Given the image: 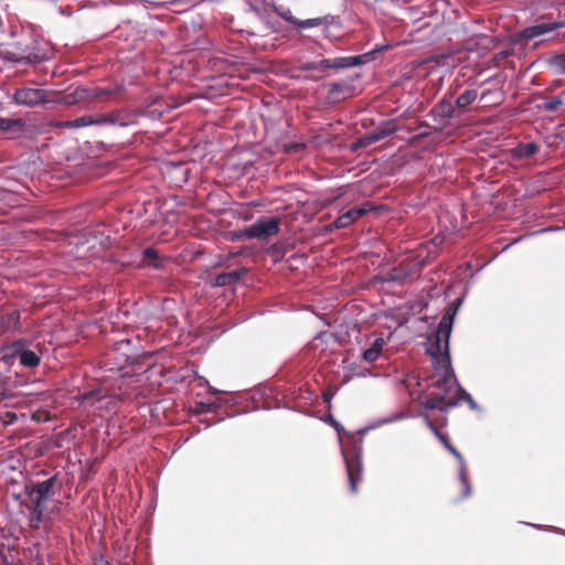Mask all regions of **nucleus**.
<instances>
[{
    "instance_id": "1",
    "label": "nucleus",
    "mask_w": 565,
    "mask_h": 565,
    "mask_svg": "<svg viewBox=\"0 0 565 565\" xmlns=\"http://www.w3.org/2000/svg\"><path fill=\"white\" fill-rule=\"evenodd\" d=\"M451 326L452 318L447 316L443 317L435 340L427 349L434 365L433 386L439 388L441 393L431 395L426 404L429 408L447 411L455 407L459 399H463L469 404L471 409H476V402L470 394L459 386L450 365L449 337Z\"/></svg>"
},
{
    "instance_id": "13",
    "label": "nucleus",
    "mask_w": 565,
    "mask_h": 565,
    "mask_svg": "<svg viewBox=\"0 0 565 565\" xmlns=\"http://www.w3.org/2000/svg\"><path fill=\"white\" fill-rule=\"evenodd\" d=\"M245 271H246L245 269H238V270L218 274L214 278L213 286H216V287L231 286V285L237 282L241 279V277L245 274Z\"/></svg>"
},
{
    "instance_id": "19",
    "label": "nucleus",
    "mask_w": 565,
    "mask_h": 565,
    "mask_svg": "<svg viewBox=\"0 0 565 565\" xmlns=\"http://www.w3.org/2000/svg\"><path fill=\"white\" fill-rule=\"evenodd\" d=\"M547 63L557 74H565V54H555Z\"/></svg>"
},
{
    "instance_id": "22",
    "label": "nucleus",
    "mask_w": 565,
    "mask_h": 565,
    "mask_svg": "<svg viewBox=\"0 0 565 565\" xmlns=\"http://www.w3.org/2000/svg\"><path fill=\"white\" fill-rule=\"evenodd\" d=\"M565 104V92L562 93L559 96L547 98L544 102V109L548 111H554L557 109L558 106Z\"/></svg>"
},
{
    "instance_id": "9",
    "label": "nucleus",
    "mask_w": 565,
    "mask_h": 565,
    "mask_svg": "<svg viewBox=\"0 0 565 565\" xmlns=\"http://www.w3.org/2000/svg\"><path fill=\"white\" fill-rule=\"evenodd\" d=\"M422 262L416 263H402L399 267L393 268L388 274L387 280L403 282L408 278H413L422 268Z\"/></svg>"
},
{
    "instance_id": "31",
    "label": "nucleus",
    "mask_w": 565,
    "mask_h": 565,
    "mask_svg": "<svg viewBox=\"0 0 565 565\" xmlns=\"http://www.w3.org/2000/svg\"><path fill=\"white\" fill-rule=\"evenodd\" d=\"M332 424H333V426H334L335 430L338 431V434L340 435V434H341V431L343 430V427H342L339 423H337V422H334V420H332ZM339 438L341 439V437H340V436H339Z\"/></svg>"
},
{
    "instance_id": "17",
    "label": "nucleus",
    "mask_w": 565,
    "mask_h": 565,
    "mask_svg": "<svg viewBox=\"0 0 565 565\" xmlns=\"http://www.w3.org/2000/svg\"><path fill=\"white\" fill-rule=\"evenodd\" d=\"M478 97L476 89H468L460 94L456 99V107L466 108L471 105Z\"/></svg>"
},
{
    "instance_id": "27",
    "label": "nucleus",
    "mask_w": 565,
    "mask_h": 565,
    "mask_svg": "<svg viewBox=\"0 0 565 565\" xmlns=\"http://www.w3.org/2000/svg\"><path fill=\"white\" fill-rule=\"evenodd\" d=\"M315 68H317V70L332 68L331 58H323V60L319 61L316 64Z\"/></svg>"
},
{
    "instance_id": "30",
    "label": "nucleus",
    "mask_w": 565,
    "mask_h": 565,
    "mask_svg": "<svg viewBox=\"0 0 565 565\" xmlns=\"http://www.w3.org/2000/svg\"><path fill=\"white\" fill-rule=\"evenodd\" d=\"M113 92L107 89H97L94 94L95 97H99L102 95H110Z\"/></svg>"
},
{
    "instance_id": "23",
    "label": "nucleus",
    "mask_w": 565,
    "mask_h": 565,
    "mask_svg": "<svg viewBox=\"0 0 565 565\" xmlns=\"http://www.w3.org/2000/svg\"><path fill=\"white\" fill-rule=\"evenodd\" d=\"M143 260L148 265H152L153 267H158V265L154 263L158 259L157 250L153 248H146L142 253Z\"/></svg>"
},
{
    "instance_id": "32",
    "label": "nucleus",
    "mask_w": 565,
    "mask_h": 565,
    "mask_svg": "<svg viewBox=\"0 0 565 565\" xmlns=\"http://www.w3.org/2000/svg\"><path fill=\"white\" fill-rule=\"evenodd\" d=\"M492 94H493V92H492V90H484V92H482V94L480 95V99H481V100H484V99H487V98H488V96H490V95H492Z\"/></svg>"
},
{
    "instance_id": "15",
    "label": "nucleus",
    "mask_w": 565,
    "mask_h": 565,
    "mask_svg": "<svg viewBox=\"0 0 565 565\" xmlns=\"http://www.w3.org/2000/svg\"><path fill=\"white\" fill-rule=\"evenodd\" d=\"M385 345V340L383 338H376L370 348L364 350L363 360L366 362H374L380 358V354Z\"/></svg>"
},
{
    "instance_id": "36",
    "label": "nucleus",
    "mask_w": 565,
    "mask_h": 565,
    "mask_svg": "<svg viewBox=\"0 0 565 565\" xmlns=\"http://www.w3.org/2000/svg\"><path fill=\"white\" fill-rule=\"evenodd\" d=\"M96 565H108V563H107V562H104V561H100V562H99L98 564H96Z\"/></svg>"
},
{
    "instance_id": "7",
    "label": "nucleus",
    "mask_w": 565,
    "mask_h": 565,
    "mask_svg": "<svg viewBox=\"0 0 565 565\" xmlns=\"http://www.w3.org/2000/svg\"><path fill=\"white\" fill-rule=\"evenodd\" d=\"M342 455L347 466V472L350 482V489L352 493L358 491V482L361 480L362 476V463H361V454L360 450H355L354 457L350 458L345 451L342 449Z\"/></svg>"
},
{
    "instance_id": "25",
    "label": "nucleus",
    "mask_w": 565,
    "mask_h": 565,
    "mask_svg": "<svg viewBox=\"0 0 565 565\" xmlns=\"http://www.w3.org/2000/svg\"><path fill=\"white\" fill-rule=\"evenodd\" d=\"M12 396L11 390L9 388L6 381L0 379V402Z\"/></svg>"
},
{
    "instance_id": "11",
    "label": "nucleus",
    "mask_w": 565,
    "mask_h": 565,
    "mask_svg": "<svg viewBox=\"0 0 565 565\" xmlns=\"http://www.w3.org/2000/svg\"><path fill=\"white\" fill-rule=\"evenodd\" d=\"M279 14L285 21L295 24L300 29L316 28L322 23L320 18L299 20L292 15L289 9L281 11Z\"/></svg>"
},
{
    "instance_id": "5",
    "label": "nucleus",
    "mask_w": 565,
    "mask_h": 565,
    "mask_svg": "<svg viewBox=\"0 0 565 565\" xmlns=\"http://www.w3.org/2000/svg\"><path fill=\"white\" fill-rule=\"evenodd\" d=\"M280 220L278 217H260L246 227L243 235L247 238L259 241L268 239L279 232Z\"/></svg>"
},
{
    "instance_id": "24",
    "label": "nucleus",
    "mask_w": 565,
    "mask_h": 565,
    "mask_svg": "<svg viewBox=\"0 0 565 565\" xmlns=\"http://www.w3.org/2000/svg\"><path fill=\"white\" fill-rule=\"evenodd\" d=\"M407 416L404 414V413H395L388 417H384V418H381L376 425H374V427L376 426H381V425H385V424H391V423H394V422H397L399 419H403V418H406Z\"/></svg>"
},
{
    "instance_id": "33",
    "label": "nucleus",
    "mask_w": 565,
    "mask_h": 565,
    "mask_svg": "<svg viewBox=\"0 0 565 565\" xmlns=\"http://www.w3.org/2000/svg\"><path fill=\"white\" fill-rule=\"evenodd\" d=\"M300 148H302V145H300V143H295V145L289 146L288 150H298V149H300Z\"/></svg>"
},
{
    "instance_id": "26",
    "label": "nucleus",
    "mask_w": 565,
    "mask_h": 565,
    "mask_svg": "<svg viewBox=\"0 0 565 565\" xmlns=\"http://www.w3.org/2000/svg\"><path fill=\"white\" fill-rule=\"evenodd\" d=\"M332 68H348V60L344 57L331 58Z\"/></svg>"
},
{
    "instance_id": "21",
    "label": "nucleus",
    "mask_w": 565,
    "mask_h": 565,
    "mask_svg": "<svg viewBox=\"0 0 565 565\" xmlns=\"http://www.w3.org/2000/svg\"><path fill=\"white\" fill-rule=\"evenodd\" d=\"M374 51L355 55V56H347L348 60V67L359 66L362 64H365L373 60Z\"/></svg>"
},
{
    "instance_id": "8",
    "label": "nucleus",
    "mask_w": 565,
    "mask_h": 565,
    "mask_svg": "<svg viewBox=\"0 0 565 565\" xmlns=\"http://www.w3.org/2000/svg\"><path fill=\"white\" fill-rule=\"evenodd\" d=\"M13 99L21 106H34L45 99V94L38 88L24 87L14 93Z\"/></svg>"
},
{
    "instance_id": "4",
    "label": "nucleus",
    "mask_w": 565,
    "mask_h": 565,
    "mask_svg": "<svg viewBox=\"0 0 565 565\" xmlns=\"http://www.w3.org/2000/svg\"><path fill=\"white\" fill-rule=\"evenodd\" d=\"M7 356L18 358L22 366L33 369L40 365L42 350L39 344L30 348L26 340L21 339L12 342L7 348Z\"/></svg>"
},
{
    "instance_id": "20",
    "label": "nucleus",
    "mask_w": 565,
    "mask_h": 565,
    "mask_svg": "<svg viewBox=\"0 0 565 565\" xmlns=\"http://www.w3.org/2000/svg\"><path fill=\"white\" fill-rule=\"evenodd\" d=\"M395 131V127L392 122H385L381 129H379L376 132L369 136V142H374L380 139H383L384 137L393 134Z\"/></svg>"
},
{
    "instance_id": "28",
    "label": "nucleus",
    "mask_w": 565,
    "mask_h": 565,
    "mask_svg": "<svg viewBox=\"0 0 565 565\" xmlns=\"http://www.w3.org/2000/svg\"><path fill=\"white\" fill-rule=\"evenodd\" d=\"M198 407H199V411L205 412V413L212 412L215 408L214 404H211V403H200L198 405Z\"/></svg>"
},
{
    "instance_id": "14",
    "label": "nucleus",
    "mask_w": 565,
    "mask_h": 565,
    "mask_svg": "<svg viewBox=\"0 0 565 565\" xmlns=\"http://www.w3.org/2000/svg\"><path fill=\"white\" fill-rule=\"evenodd\" d=\"M539 150L535 142L520 143L512 149V157L514 159H525L533 157Z\"/></svg>"
},
{
    "instance_id": "18",
    "label": "nucleus",
    "mask_w": 565,
    "mask_h": 565,
    "mask_svg": "<svg viewBox=\"0 0 565 565\" xmlns=\"http://www.w3.org/2000/svg\"><path fill=\"white\" fill-rule=\"evenodd\" d=\"M23 121L21 119H10L0 117V130L8 132L21 131Z\"/></svg>"
},
{
    "instance_id": "12",
    "label": "nucleus",
    "mask_w": 565,
    "mask_h": 565,
    "mask_svg": "<svg viewBox=\"0 0 565 565\" xmlns=\"http://www.w3.org/2000/svg\"><path fill=\"white\" fill-rule=\"evenodd\" d=\"M366 210L364 207H353L345 213L341 214L335 221H334V227L335 228H343L349 226L351 223L356 221L359 217L364 215Z\"/></svg>"
},
{
    "instance_id": "29",
    "label": "nucleus",
    "mask_w": 565,
    "mask_h": 565,
    "mask_svg": "<svg viewBox=\"0 0 565 565\" xmlns=\"http://www.w3.org/2000/svg\"><path fill=\"white\" fill-rule=\"evenodd\" d=\"M95 395H97V393H94V392L84 394L83 395V402H87V403H90V404L95 403V401L99 399V396L95 397Z\"/></svg>"
},
{
    "instance_id": "6",
    "label": "nucleus",
    "mask_w": 565,
    "mask_h": 565,
    "mask_svg": "<svg viewBox=\"0 0 565 565\" xmlns=\"http://www.w3.org/2000/svg\"><path fill=\"white\" fill-rule=\"evenodd\" d=\"M428 425L431 427V429L436 433V435L438 436V438L443 441V444L445 445V447L457 458L458 462H459V480L462 484V494H461V498H467L470 495L471 493V487H470V483L468 481V476H467V466H466V462H465V459L462 457V455L455 448L452 447L447 440L446 438L439 434L431 425L430 422H428Z\"/></svg>"
},
{
    "instance_id": "37",
    "label": "nucleus",
    "mask_w": 565,
    "mask_h": 565,
    "mask_svg": "<svg viewBox=\"0 0 565 565\" xmlns=\"http://www.w3.org/2000/svg\"><path fill=\"white\" fill-rule=\"evenodd\" d=\"M561 533L565 535V531H561Z\"/></svg>"
},
{
    "instance_id": "16",
    "label": "nucleus",
    "mask_w": 565,
    "mask_h": 565,
    "mask_svg": "<svg viewBox=\"0 0 565 565\" xmlns=\"http://www.w3.org/2000/svg\"><path fill=\"white\" fill-rule=\"evenodd\" d=\"M435 113L443 118H452L456 115V107L446 98L441 99L435 107Z\"/></svg>"
},
{
    "instance_id": "3",
    "label": "nucleus",
    "mask_w": 565,
    "mask_h": 565,
    "mask_svg": "<svg viewBox=\"0 0 565 565\" xmlns=\"http://www.w3.org/2000/svg\"><path fill=\"white\" fill-rule=\"evenodd\" d=\"M90 125H118L121 127L128 126V121L125 116L119 111L102 115H83L73 120H65L60 124V127L64 128H82Z\"/></svg>"
},
{
    "instance_id": "2",
    "label": "nucleus",
    "mask_w": 565,
    "mask_h": 565,
    "mask_svg": "<svg viewBox=\"0 0 565 565\" xmlns=\"http://www.w3.org/2000/svg\"><path fill=\"white\" fill-rule=\"evenodd\" d=\"M55 478L46 479L42 482L32 483L25 487V493L30 500L31 508L35 513L36 524L44 521L46 503L53 495Z\"/></svg>"
},
{
    "instance_id": "10",
    "label": "nucleus",
    "mask_w": 565,
    "mask_h": 565,
    "mask_svg": "<svg viewBox=\"0 0 565 565\" xmlns=\"http://www.w3.org/2000/svg\"><path fill=\"white\" fill-rule=\"evenodd\" d=\"M559 26L561 24L556 22H541L522 30L521 36L524 40H533L544 34H547L552 31H555Z\"/></svg>"
},
{
    "instance_id": "35",
    "label": "nucleus",
    "mask_w": 565,
    "mask_h": 565,
    "mask_svg": "<svg viewBox=\"0 0 565 565\" xmlns=\"http://www.w3.org/2000/svg\"><path fill=\"white\" fill-rule=\"evenodd\" d=\"M210 392L213 393V394H216L217 393V390L214 388V387H210Z\"/></svg>"
},
{
    "instance_id": "34",
    "label": "nucleus",
    "mask_w": 565,
    "mask_h": 565,
    "mask_svg": "<svg viewBox=\"0 0 565 565\" xmlns=\"http://www.w3.org/2000/svg\"><path fill=\"white\" fill-rule=\"evenodd\" d=\"M340 89V84L333 83L331 84V92H338Z\"/></svg>"
}]
</instances>
